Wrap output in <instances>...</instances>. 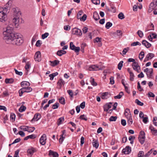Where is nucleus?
Masks as SVG:
<instances>
[{"label": "nucleus", "mask_w": 157, "mask_h": 157, "mask_svg": "<svg viewBox=\"0 0 157 157\" xmlns=\"http://www.w3.org/2000/svg\"><path fill=\"white\" fill-rule=\"evenodd\" d=\"M13 26L10 25L4 29L3 34L6 42L8 44L20 45L23 42V40L21 34L13 32Z\"/></svg>", "instance_id": "nucleus-1"}, {"label": "nucleus", "mask_w": 157, "mask_h": 157, "mask_svg": "<svg viewBox=\"0 0 157 157\" xmlns=\"http://www.w3.org/2000/svg\"><path fill=\"white\" fill-rule=\"evenodd\" d=\"M7 12V9L6 8H3L0 7V21L4 22L7 19L6 13Z\"/></svg>", "instance_id": "nucleus-2"}, {"label": "nucleus", "mask_w": 157, "mask_h": 157, "mask_svg": "<svg viewBox=\"0 0 157 157\" xmlns=\"http://www.w3.org/2000/svg\"><path fill=\"white\" fill-rule=\"evenodd\" d=\"M13 17H20L21 12L20 9L18 7L13 8Z\"/></svg>", "instance_id": "nucleus-3"}, {"label": "nucleus", "mask_w": 157, "mask_h": 157, "mask_svg": "<svg viewBox=\"0 0 157 157\" xmlns=\"http://www.w3.org/2000/svg\"><path fill=\"white\" fill-rule=\"evenodd\" d=\"M72 33L79 36H81L82 35L81 30L77 28H74L72 29Z\"/></svg>", "instance_id": "nucleus-4"}, {"label": "nucleus", "mask_w": 157, "mask_h": 157, "mask_svg": "<svg viewBox=\"0 0 157 157\" xmlns=\"http://www.w3.org/2000/svg\"><path fill=\"white\" fill-rule=\"evenodd\" d=\"M138 139L140 143L141 144H143L144 142L145 139V133L143 131H141L140 132V135L138 137Z\"/></svg>", "instance_id": "nucleus-5"}, {"label": "nucleus", "mask_w": 157, "mask_h": 157, "mask_svg": "<svg viewBox=\"0 0 157 157\" xmlns=\"http://www.w3.org/2000/svg\"><path fill=\"white\" fill-rule=\"evenodd\" d=\"M144 72H146V74L147 77L150 78H152L153 73V69L152 68H146L144 70Z\"/></svg>", "instance_id": "nucleus-6"}, {"label": "nucleus", "mask_w": 157, "mask_h": 157, "mask_svg": "<svg viewBox=\"0 0 157 157\" xmlns=\"http://www.w3.org/2000/svg\"><path fill=\"white\" fill-rule=\"evenodd\" d=\"M132 67L133 69L138 73L140 71V68L138 63L137 62L133 63L132 64Z\"/></svg>", "instance_id": "nucleus-7"}, {"label": "nucleus", "mask_w": 157, "mask_h": 157, "mask_svg": "<svg viewBox=\"0 0 157 157\" xmlns=\"http://www.w3.org/2000/svg\"><path fill=\"white\" fill-rule=\"evenodd\" d=\"M70 48L71 50H74L76 52H79L80 50L79 47H75L72 42H70Z\"/></svg>", "instance_id": "nucleus-8"}, {"label": "nucleus", "mask_w": 157, "mask_h": 157, "mask_svg": "<svg viewBox=\"0 0 157 157\" xmlns=\"http://www.w3.org/2000/svg\"><path fill=\"white\" fill-rule=\"evenodd\" d=\"M20 17H13V18L12 21L13 24L12 25L11 24H10L8 26L10 25H13L14 27V25H15L16 27L17 25L18 26L20 20Z\"/></svg>", "instance_id": "nucleus-9"}, {"label": "nucleus", "mask_w": 157, "mask_h": 157, "mask_svg": "<svg viewBox=\"0 0 157 157\" xmlns=\"http://www.w3.org/2000/svg\"><path fill=\"white\" fill-rule=\"evenodd\" d=\"M101 69V67L97 65H93L90 66L89 69V71H98Z\"/></svg>", "instance_id": "nucleus-10"}, {"label": "nucleus", "mask_w": 157, "mask_h": 157, "mask_svg": "<svg viewBox=\"0 0 157 157\" xmlns=\"http://www.w3.org/2000/svg\"><path fill=\"white\" fill-rule=\"evenodd\" d=\"M47 139L46 136L45 134H43L40 140V142L41 144L44 145L46 143V140Z\"/></svg>", "instance_id": "nucleus-11"}, {"label": "nucleus", "mask_w": 157, "mask_h": 157, "mask_svg": "<svg viewBox=\"0 0 157 157\" xmlns=\"http://www.w3.org/2000/svg\"><path fill=\"white\" fill-rule=\"evenodd\" d=\"M34 59L36 61L38 62L41 61V55L40 51H37L36 53L34 56Z\"/></svg>", "instance_id": "nucleus-12"}, {"label": "nucleus", "mask_w": 157, "mask_h": 157, "mask_svg": "<svg viewBox=\"0 0 157 157\" xmlns=\"http://www.w3.org/2000/svg\"><path fill=\"white\" fill-rule=\"evenodd\" d=\"M157 6V5L156 4L155 2H154L153 1L150 4L148 10V12L151 13L155 7Z\"/></svg>", "instance_id": "nucleus-13"}, {"label": "nucleus", "mask_w": 157, "mask_h": 157, "mask_svg": "<svg viewBox=\"0 0 157 157\" xmlns=\"http://www.w3.org/2000/svg\"><path fill=\"white\" fill-rule=\"evenodd\" d=\"M157 6V5L156 4L155 2H154L153 1L150 4L148 10V12L151 13L155 7Z\"/></svg>", "instance_id": "nucleus-14"}, {"label": "nucleus", "mask_w": 157, "mask_h": 157, "mask_svg": "<svg viewBox=\"0 0 157 157\" xmlns=\"http://www.w3.org/2000/svg\"><path fill=\"white\" fill-rule=\"evenodd\" d=\"M131 151V147L129 146H127L122 150V152L125 154H127L130 153Z\"/></svg>", "instance_id": "nucleus-15"}, {"label": "nucleus", "mask_w": 157, "mask_h": 157, "mask_svg": "<svg viewBox=\"0 0 157 157\" xmlns=\"http://www.w3.org/2000/svg\"><path fill=\"white\" fill-rule=\"evenodd\" d=\"M154 56V54L152 53H149L146 56L144 61H147L150 59Z\"/></svg>", "instance_id": "nucleus-16"}, {"label": "nucleus", "mask_w": 157, "mask_h": 157, "mask_svg": "<svg viewBox=\"0 0 157 157\" xmlns=\"http://www.w3.org/2000/svg\"><path fill=\"white\" fill-rule=\"evenodd\" d=\"M101 98L102 99H105L109 98L108 94L109 95V93L107 92H105L100 94Z\"/></svg>", "instance_id": "nucleus-17"}, {"label": "nucleus", "mask_w": 157, "mask_h": 157, "mask_svg": "<svg viewBox=\"0 0 157 157\" xmlns=\"http://www.w3.org/2000/svg\"><path fill=\"white\" fill-rule=\"evenodd\" d=\"M48 155L49 156L52 155L53 156V157H59V154L57 152L53 151L51 150L49 151Z\"/></svg>", "instance_id": "nucleus-18"}, {"label": "nucleus", "mask_w": 157, "mask_h": 157, "mask_svg": "<svg viewBox=\"0 0 157 157\" xmlns=\"http://www.w3.org/2000/svg\"><path fill=\"white\" fill-rule=\"evenodd\" d=\"M66 133V131L63 130L62 131V134L60 135V137L59 140V142L60 144H62L64 139L65 137L63 136L64 134Z\"/></svg>", "instance_id": "nucleus-19"}, {"label": "nucleus", "mask_w": 157, "mask_h": 157, "mask_svg": "<svg viewBox=\"0 0 157 157\" xmlns=\"http://www.w3.org/2000/svg\"><path fill=\"white\" fill-rule=\"evenodd\" d=\"M21 87H22L23 88H24L25 87H28V86H30V84L28 82L26 81H23L21 82Z\"/></svg>", "instance_id": "nucleus-20"}, {"label": "nucleus", "mask_w": 157, "mask_h": 157, "mask_svg": "<svg viewBox=\"0 0 157 157\" xmlns=\"http://www.w3.org/2000/svg\"><path fill=\"white\" fill-rule=\"evenodd\" d=\"M142 44L144 45L147 48H150L151 46V44L146 40H143L142 41Z\"/></svg>", "instance_id": "nucleus-21"}, {"label": "nucleus", "mask_w": 157, "mask_h": 157, "mask_svg": "<svg viewBox=\"0 0 157 157\" xmlns=\"http://www.w3.org/2000/svg\"><path fill=\"white\" fill-rule=\"evenodd\" d=\"M92 144L93 147L97 148L99 146L98 142L97 140L94 139L93 140Z\"/></svg>", "instance_id": "nucleus-22"}, {"label": "nucleus", "mask_w": 157, "mask_h": 157, "mask_svg": "<svg viewBox=\"0 0 157 157\" xmlns=\"http://www.w3.org/2000/svg\"><path fill=\"white\" fill-rule=\"evenodd\" d=\"M127 119H128L127 123L129 125H131L133 122L131 115H129Z\"/></svg>", "instance_id": "nucleus-23"}, {"label": "nucleus", "mask_w": 157, "mask_h": 157, "mask_svg": "<svg viewBox=\"0 0 157 157\" xmlns=\"http://www.w3.org/2000/svg\"><path fill=\"white\" fill-rule=\"evenodd\" d=\"M66 52L63 50H60L58 51L57 52V55L59 56H61L62 55L65 54Z\"/></svg>", "instance_id": "nucleus-24"}, {"label": "nucleus", "mask_w": 157, "mask_h": 157, "mask_svg": "<svg viewBox=\"0 0 157 157\" xmlns=\"http://www.w3.org/2000/svg\"><path fill=\"white\" fill-rule=\"evenodd\" d=\"M41 117V115L39 113H36L35 114L32 120H34L35 121H37Z\"/></svg>", "instance_id": "nucleus-25"}, {"label": "nucleus", "mask_w": 157, "mask_h": 157, "mask_svg": "<svg viewBox=\"0 0 157 157\" xmlns=\"http://www.w3.org/2000/svg\"><path fill=\"white\" fill-rule=\"evenodd\" d=\"M31 67V64L29 62H27L26 63V65L25 66V68L26 71V74H27L28 72L29 71V68Z\"/></svg>", "instance_id": "nucleus-26"}, {"label": "nucleus", "mask_w": 157, "mask_h": 157, "mask_svg": "<svg viewBox=\"0 0 157 157\" xmlns=\"http://www.w3.org/2000/svg\"><path fill=\"white\" fill-rule=\"evenodd\" d=\"M93 17L96 21H98L100 18L98 14L96 12H94Z\"/></svg>", "instance_id": "nucleus-27"}, {"label": "nucleus", "mask_w": 157, "mask_h": 157, "mask_svg": "<svg viewBox=\"0 0 157 157\" xmlns=\"http://www.w3.org/2000/svg\"><path fill=\"white\" fill-rule=\"evenodd\" d=\"M14 80L13 78H6L5 80V82L6 84H11L13 82Z\"/></svg>", "instance_id": "nucleus-28"}, {"label": "nucleus", "mask_w": 157, "mask_h": 157, "mask_svg": "<svg viewBox=\"0 0 157 157\" xmlns=\"http://www.w3.org/2000/svg\"><path fill=\"white\" fill-rule=\"evenodd\" d=\"M50 62L51 63V66L54 67L58 64L59 63V61L58 60H55L52 61H50Z\"/></svg>", "instance_id": "nucleus-29"}, {"label": "nucleus", "mask_w": 157, "mask_h": 157, "mask_svg": "<svg viewBox=\"0 0 157 157\" xmlns=\"http://www.w3.org/2000/svg\"><path fill=\"white\" fill-rule=\"evenodd\" d=\"M22 88L25 92H29L32 90V89L30 87H25Z\"/></svg>", "instance_id": "nucleus-30"}, {"label": "nucleus", "mask_w": 157, "mask_h": 157, "mask_svg": "<svg viewBox=\"0 0 157 157\" xmlns=\"http://www.w3.org/2000/svg\"><path fill=\"white\" fill-rule=\"evenodd\" d=\"M57 84L61 87L62 85L65 84V82L62 79H60L58 81Z\"/></svg>", "instance_id": "nucleus-31"}, {"label": "nucleus", "mask_w": 157, "mask_h": 157, "mask_svg": "<svg viewBox=\"0 0 157 157\" xmlns=\"http://www.w3.org/2000/svg\"><path fill=\"white\" fill-rule=\"evenodd\" d=\"M58 75V73L57 72L49 75V76L50 77V80H53L54 77L57 76Z\"/></svg>", "instance_id": "nucleus-32"}, {"label": "nucleus", "mask_w": 157, "mask_h": 157, "mask_svg": "<svg viewBox=\"0 0 157 157\" xmlns=\"http://www.w3.org/2000/svg\"><path fill=\"white\" fill-rule=\"evenodd\" d=\"M114 34L119 36V37H120L122 36V33L121 30H117L114 33Z\"/></svg>", "instance_id": "nucleus-33"}, {"label": "nucleus", "mask_w": 157, "mask_h": 157, "mask_svg": "<svg viewBox=\"0 0 157 157\" xmlns=\"http://www.w3.org/2000/svg\"><path fill=\"white\" fill-rule=\"evenodd\" d=\"M124 93L122 92H121L119 93L118 95L117 96H115L114 98L115 99H120L121 98L122 96L123 95Z\"/></svg>", "instance_id": "nucleus-34"}, {"label": "nucleus", "mask_w": 157, "mask_h": 157, "mask_svg": "<svg viewBox=\"0 0 157 157\" xmlns=\"http://www.w3.org/2000/svg\"><path fill=\"white\" fill-rule=\"evenodd\" d=\"M64 121V118L63 117L59 118L57 121V124L58 125L62 124V122Z\"/></svg>", "instance_id": "nucleus-35"}, {"label": "nucleus", "mask_w": 157, "mask_h": 157, "mask_svg": "<svg viewBox=\"0 0 157 157\" xmlns=\"http://www.w3.org/2000/svg\"><path fill=\"white\" fill-rule=\"evenodd\" d=\"M129 110L128 109H126L124 112V115L125 117L128 118V117L129 115H131L129 112Z\"/></svg>", "instance_id": "nucleus-36"}, {"label": "nucleus", "mask_w": 157, "mask_h": 157, "mask_svg": "<svg viewBox=\"0 0 157 157\" xmlns=\"http://www.w3.org/2000/svg\"><path fill=\"white\" fill-rule=\"evenodd\" d=\"M15 114L13 113H11L10 114V120L12 122H13L15 120Z\"/></svg>", "instance_id": "nucleus-37"}, {"label": "nucleus", "mask_w": 157, "mask_h": 157, "mask_svg": "<svg viewBox=\"0 0 157 157\" xmlns=\"http://www.w3.org/2000/svg\"><path fill=\"white\" fill-rule=\"evenodd\" d=\"M35 129V128L34 127H30L28 126L27 132H33Z\"/></svg>", "instance_id": "nucleus-38"}, {"label": "nucleus", "mask_w": 157, "mask_h": 157, "mask_svg": "<svg viewBox=\"0 0 157 157\" xmlns=\"http://www.w3.org/2000/svg\"><path fill=\"white\" fill-rule=\"evenodd\" d=\"M26 107L22 105L19 109V111L20 112L24 111L26 109Z\"/></svg>", "instance_id": "nucleus-39"}, {"label": "nucleus", "mask_w": 157, "mask_h": 157, "mask_svg": "<svg viewBox=\"0 0 157 157\" xmlns=\"http://www.w3.org/2000/svg\"><path fill=\"white\" fill-rule=\"evenodd\" d=\"M90 79V82L91 84L93 86H96L97 84L94 81V78L91 77Z\"/></svg>", "instance_id": "nucleus-40"}, {"label": "nucleus", "mask_w": 157, "mask_h": 157, "mask_svg": "<svg viewBox=\"0 0 157 157\" xmlns=\"http://www.w3.org/2000/svg\"><path fill=\"white\" fill-rule=\"evenodd\" d=\"M20 129L24 131H27L28 126H21L20 127Z\"/></svg>", "instance_id": "nucleus-41"}, {"label": "nucleus", "mask_w": 157, "mask_h": 157, "mask_svg": "<svg viewBox=\"0 0 157 157\" xmlns=\"http://www.w3.org/2000/svg\"><path fill=\"white\" fill-rule=\"evenodd\" d=\"M137 157H145L144 155V152L142 151H140L138 154Z\"/></svg>", "instance_id": "nucleus-42"}, {"label": "nucleus", "mask_w": 157, "mask_h": 157, "mask_svg": "<svg viewBox=\"0 0 157 157\" xmlns=\"http://www.w3.org/2000/svg\"><path fill=\"white\" fill-rule=\"evenodd\" d=\"M144 56V52L142 51L141 52L139 55V58L141 60H142Z\"/></svg>", "instance_id": "nucleus-43"}, {"label": "nucleus", "mask_w": 157, "mask_h": 157, "mask_svg": "<svg viewBox=\"0 0 157 157\" xmlns=\"http://www.w3.org/2000/svg\"><path fill=\"white\" fill-rule=\"evenodd\" d=\"M119 18L121 19H123L124 18V14L122 13H120L118 16Z\"/></svg>", "instance_id": "nucleus-44"}, {"label": "nucleus", "mask_w": 157, "mask_h": 157, "mask_svg": "<svg viewBox=\"0 0 157 157\" xmlns=\"http://www.w3.org/2000/svg\"><path fill=\"white\" fill-rule=\"evenodd\" d=\"M112 25V23L109 22H107L105 25V28L107 29H109L110 27Z\"/></svg>", "instance_id": "nucleus-45"}, {"label": "nucleus", "mask_w": 157, "mask_h": 157, "mask_svg": "<svg viewBox=\"0 0 157 157\" xmlns=\"http://www.w3.org/2000/svg\"><path fill=\"white\" fill-rule=\"evenodd\" d=\"M117 117L116 116H111L109 118V120L110 121H115L117 119Z\"/></svg>", "instance_id": "nucleus-46"}, {"label": "nucleus", "mask_w": 157, "mask_h": 157, "mask_svg": "<svg viewBox=\"0 0 157 157\" xmlns=\"http://www.w3.org/2000/svg\"><path fill=\"white\" fill-rule=\"evenodd\" d=\"M123 62L122 61H121L120 63H119L118 65V69L119 70H121V68L123 66Z\"/></svg>", "instance_id": "nucleus-47"}, {"label": "nucleus", "mask_w": 157, "mask_h": 157, "mask_svg": "<svg viewBox=\"0 0 157 157\" xmlns=\"http://www.w3.org/2000/svg\"><path fill=\"white\" fill-rule=\"evenodd\" d=\"M137 33L139 36L141 38L142 37L144 36L143 33L140 30H138L137 32Z\"/></svg>", "instance_id": "nucleus-48"}, {"label": "nucleus", "mask_w": 157, "mask_h": 157, "mask_svg": "<svg viewBox=\"0 0 157 157\" xmlns=\"http://www.w3.org/2000/svg\"><path fill=\"white\" fill-rule=\"evenodd\" d=\"M135 102L138 105L143 106L144 105V103H143L141 102L137 99L136 100Z\"/></svg>", "instance_id": "nucleus-49"}, {"label": "nucleus", "mask_w": 157, "mask_h": 157, "mask_svg": "<svg viewBox=\"0 0 157 157\" xmlns=\"http://www.w3.org/2000/svg\"><path fill=\"white\" fill-rule=\"evenodd\" d=\"M59 101L60 103L62 104H65V99L64 98L62 97H61L59 99Z\"/></svg>", "instance_id": "nucleus-50"}, {"label": "nucleus", "mask_w": 157, "mask_h": 157, "mask_svg": "<svg viewBox=\"0 0 157 157\" xmlns=\"http://www.w3.org/2000/svg\"><path fill=\"white\" fill-rule=\"evenodd\" d=\"M153 152V149H151L148 151L145 155V157H148Z\"/></svg>", "instance_id": "nucleus-51"}, {"label": "nucleus", "mask_w": 157, "mask_h": 157, "mask_svg": "<svg viewBox=\"0 0 157 157\" xmlns=\"http://www.w3.org/2000/svg\"><path fill=\"white\" fill-rule=\"evenodd\" d=\"M59 103L57 102L56 103L52 105V108L53 109H57L59 107Z\"/></svg>", "instance_id": "nucleus-52"}, {"label": "nucleus", "mask_w": 157, "mask_h": 157, "mask_svg": "<svg viewBox=\"0 0 157 157\" xmlns=\"http://www.w3.org/2000/svg\"><path fill=\"white\" fill-rule=\"evenodd\" d=\"M83 12L82 10H80L78 13L77 15V18L78 19H80L81 17V16L82 15Z\"/></svg>", "instance_id": "nucleus-53"}, {"label": "nucleus", "mask_w": 157, "mask_h": 157, "mask_svg": "<svg viewBox=\"0 0 157 157\" xmlns=\"http://www.w3.org/2000/svg\"><path fill=\"white\" fill-rule=\"evenodd\" d=\"M141 44L138 41L134 42L131 44L132 46H136L137 45H141Z\"/></svg>", "instance_id": "nucleus-54"}, {"label": "nucleus", "mask_w": 157, "mask_h": 157, "mask_svg": "<svg viewBox=\"0 0 157 157\" xmlns=\"http://www.w3.org/2000/svg\"><path fill=\"white\" fill-rule=\"evenodd\" d=\"M67 92L71 98L73 97V93L72 90H68Z\"/></svg>", "instance_id": "nucleus-55"}, {"label": "nucleus", "mask_w": 157, "mask_h": 157, "mask_svg": "<svg viewBox=\"0 0 157 157\" xmlns=\"http://www.w3.org/2000/svg\"><path fill=\"white\" fill-rule=\"evenodd\" d=\"M14 70L15 71V73L18 75H19L20 76H21L22 74L23 73L21 71H18L17 70H16V69H14Z\"/></svg>", "instance_id": "nucleus-56"}, {"label": "nucleus", "mask_w": 157, "mask_h": 157, "mask_svg": "<svg viewBox=\"0 0 157 157\" xmlns=\"http://www.w3.org/2000/svg\"><path fill=\"white\" fill-rule=\"evenodd\" d=\"M153 121L154 125L155 126H157V118L156 117L153 118Z\"/></svg>", "instance_id": "nucleus-57"}, {"label": "nucleus", "mask_w": 157, "mask_h": 157, "mask_svg": "<svg viewBox=\"0 0 157 157\" xmlns=\"http://www.w3.org/2000/svg\"><path fill=\"white\" fill-rule=\"evenodd\" d=\"M48 35L49 33H45L44 34H43L42 35V38L43 39H44L47 38Z\"/></svg>", "instance_id": "nucleus-58"}, {"label": "nucleus", "mask_w": 157, "mask_h": 157, "mask_svg": "<svg viewBox=\"0 0 157 157\" xmlns=\"http://www.w3.org/2000/svg\"><path fill=\"white\" fill-rule=\"evenodd\" d=\"M86 18H87L86 15V14H85L83 15L82 17H81V18H80V19L81 21H85L86 20Z\"/></svg>", "instance_id": "nucleus-59"}, {"label": "nucleus", "mask_w": 157, "mask_h": 157, "mask_svg": "<svg viewBox=\"0 0 157 157\" xmlns=\"http://www.w3.org/2000/svg\"><path fill=\"white\" fill-rule=\"evenodd\" d=\"M129 50V48L128 47L124 48L123 51L122 53L123 55H125L127 52Z\"/></svg>", "instance_id": "nucleus-60"}, {"label": "nucleus", "mask_w": 157, "mask_h": 157, "mask_svg": "<svg viewBox=\"0 0 157 157\" xmlns=\"http://www.w3.org/2000/svg\"><path fill=\"white\" fill-rule=\"evenodd\" d=\"M134 75L133 72L130 74V80L132 81L134 80Z\"/></svg>", "instance_id": "nucleus-61"}, {"label": "nucleus", "mask_w": 157, "mask_h": 157, "mask_svg": "<svg viewBox=\"0 0 157 157\" xmlns=\"http://www.w3.org/2000/svg\"><path fill=\"white\" fill-rule=\"evenodd\" d=\"M79 118L80 119L82 120H84L85 121H86L87 120L86 117L84 115H81Z\"/></svg>", "instance_id": "nucleus-62"}, {"label": "nucleus", "mask_w": 157, "mask_h": 157, "mask_svg": "<svg viewBox=\"0 0 157 157\" xmlns=\"http://www.w3.org/2000/svg\"><path fill=\"white\" fill-rule=\"evenodd\" d=\"M19 152V150H17L15 151V154L14 156V157H19L18 154Z\"/></svg>", "instance_id": "nucleus-63"}, {"label": "nucleus", "mask_w": 157, "mask_h": 157, "mask_svg": "<svg viewBox=\"0 0 157 157\" xmlns=\"http://www.w3.org/2000/svg\"><path fill=\"white\" fill-rule=\"evenodd\" d=\"M101 40V38H99V37H97L94 40V42H100Z\"/></svg>", "instance_id": "nucleus-64"}]
</instances>
